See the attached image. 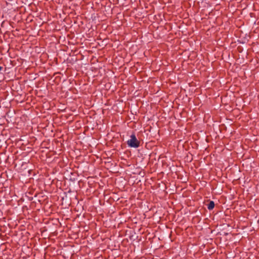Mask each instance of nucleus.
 <instances>
[{"mask_svg": "<svg viewBox=\"0 0 259 259\" xmlns=\"http://www.w3.org/2000/svg\"><path fill=\"white\" fill-rule=\"evenodd\" d=\"M131 139L127 141V144L130 147L137 148L140 146V142L137 139L135 135L133 134L130 136Z\"/></svg>", "mask_w": 259, "mask_h": 259, "instance_id": "f257e3e1", "label": "nucleus"}, {"mask_svg": "<svg viewBox=\"0 0 259 259\" xmlns=\"http://www.w3.org/2000/svg\"><path fill=\"white\" fill-rule=\"evenodd\" d=\"M214 202L213 201H210L207 204L208 209L212 210L214 207Z\"/></svg>", "mask_w": 259, "mask_h": 259, "instance_id": "f03ea898", "label": "nucleus"}]
</instances>
